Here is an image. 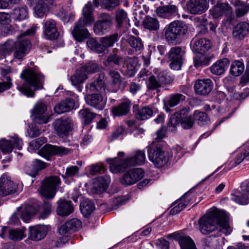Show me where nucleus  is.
<instances>
[{
	"instance_id": "f257e3e1",
	"label": "nucleus",
	"mask_w": 249,
	"mask_h": 249,
	"mask_svg": "<svg viewBox=\"0 0 249 249\" xmlns=\"http://www.w3.org/2000/svg\"><path fill=\"white\" fill-rule=\"evenodd\" d=\"M200 231L203 234H208L214 231L217 225L229 231L230 229L228 223V216L220 210H213L200 218Z\"/></svg>"
},
{
	"instance_id": "f03ea898",
	"label": "nucleus",
	"mask_w": 249,
	"mask_h": 249,
	"mask_svg": "<svg viewBox=\"0 0 249 249\" xmlns=\"http://www.w3.org/2000/svg\"><path fill=\"white\" fill-rule=\"evenodd\" d=\"M20 77L24 80V83L21 86H18L17 89L28 97H33L34 96L32 88H34L35 90L41 89L43 88L44 77L39 71L27 69L23 71L20 74Z\"/></svg>"
},
{
	"instance_id": "7ed1b4c3",
	"label": "nucleus",
	"mask_w": 249,
	"mask_h": 249,
	"mask_svg": "<svg viewBox=\"0 0 249 249\" xmlns=\"http://www.w3.org/2000/svg\"><path fill=\"white\" fill-rule=\"evenodd\" d=\"M145 155L144 151L137 150L134 156L125 160L116 157L108 159L110 171L113 173H117L124 171L127 167L131 166L142 165L144 163Z\"/></svg>"
},
{
	"instance_id": "20e7f679",
	"label": "nucleus",
	"mask_w": 249,
	"mask_h": 249,
	"mask_svg": "<svg viewBox=\"0 0 249 249\" xmlns=\"http://www.w3.org/2000/svg\"><path fill=\"white\" fill-rule=\"evenodd\" d=\"M189 107H185L173 114L167 124L168 130L172 132L175 131L177 126L179 123L184 129L192 128L195 124V119L194 116L189 114Z\"/></svg>"
},
{
	"instance_id": "39448f33",
	"label": "nucleus",
	"mask_w": 249,
	"mask_h": 249,
	"mask_svg": "<svg viewBox=\"0 0 249 249\" xmlns=\"http://www.w3.org/2000/svg\"><path fill=\"white\" fill-rule=\"evenodd\" d=\"M187 25L183 22L176 20L167 25L164 29V37L169 43L179 42L188 32Z\"/></svg>"
},
{
	"instance_id": "423d86ee",
	"label": "nucleus",
	"mask_w": 249,
	"mask_h": 249,
	"mask_svg": "<svg viewBox=\"0 0 249 249\" xmlns=\"http://www.w3.org/2000/svg\"><path fill=\"white\" fill-rule=\"evenodd\" d=\"M35 32L33 28L30 29L23 34L19 35L14 45L13 56L14 58L22 61L30 52L32 45L27 36L33 35Z\"/></svg>"
},
{
	"instance_id": "0eeeda50",
	"label": "nucleus",
	"mask_w": 249,
	"mask_h": 249,
	"mask_svg": "<svg viewBox=\"0 0 249 249\" xmlns=\"http://www.w3.org/2000/svg\"><path fill=\"white\" fill-rule=\"evenodd\" d=\"M148 153L149 160L159 168L165 164L169 160V156L160 143L152 142L148 147Z\"/></svg>"
},
{
	"instance_id": "6e6552de",
	"label": "nucleus",
	"mask_w": 249,
	"mask_h": 249,
	"mask_svg": "<svg viewBox=\"0 0 249 249\" xmlns=\"http://www.w3.org/2000/svg\"><path fill=\"white\" fill-rule=\"evenodd\" d=\"M60 183V179L58 176L46 178L41 181V186L39 190L40 194L45 198H53Z\"/></svg>"
},
{
	"instance_id": "1a4fd4ad",
	"label": "nucleus",
	"mask_w": 249,
	"mask_h": 249,
	"mask_svg": "<svg viewBox=\"0 0 249 249\" xmlns=\"http://www.w3.org/2000/svg\"><path fill=\"white\" fill-rule=\"evenodd\" d=\"M53 125L55 133L62 138L69 137L73 129L72 121L69 117H62L55 120Z\"/></svg>"
},
{
	"instance_id": "9d476101",
	"label": "nucleus",
	"mask_w": 249,
	"mask_h": 249,
	"mask_svg": "<svg viewBox=\"0 0 249 249\" xmlns=\"http://www.w3.org/2000/svg\"><path fill=\"white\" fill-rule=\"evenodd\" d=\"M98 19L93 26L94 33L98 36H103L108 33L112 26V20L110 16L107 13H102Z\"/></svg>"
},
{
	"instance_id": "9b49d317",
	"label": "nucleus",
	"mask_w": 249,
	"mask_h": 249,
	"mask_svg": "<svg viewBox=\"0 0 249 249\" xmlns=\"http://www.w3.org/2000/svg\"><path fill=\"white\" fill-rule=\"evenodd\" d=\"M70 151V149L63 146L47 144L38 152L40 155L48 160L53 156L62 157L68 154Z\"/></svg>"
},
{
	"instance_id": "f8f14e48",
	"label": "nucleus",
	"mask_w": 249,
	"mask_h": 249,
	"mask_svg": "<svg viewBox=\"0 0 249 249\" xmlns=\"http://www.w3.org/2000/svg\"><path fill=\"white\" fill-rule=\"evenodd\" d=\"M184 52L180 47H174L171 48L168 53L169 60L171 61L170 68L174 70H179L182 64V56Z\"/></svg>"
},
{
	"instance_id": "ddd939ff",
	"label": "nucleus",
	"mask_w": 249,
	"mask_h": 249,
	"mask_svg": "<svg viewBox=\"0 0 249 249\" xmlns=\"http://www.w3.org/2000/svg\"><path fill=\"white\" fill-rule=\"evenodd\" d=\"M17 185L5 174L0 178V196H5L16 193Z\"/></svg>"
},
{
	"instance_id": "4468645a",
	"label": "nucleus",
	"mask_w": 249,
	"mask_h": 249,
	"mask_svg": "<svg viewBox=\"0 0 249 249\" xmlns=\"http://www.w3.org/2000/svg\"><path fill=\"white\" fill-rule=\"evenodd\" d=\"M22 145V140L16 136L12 137L10 140H7L5 139H2L0 140V148L4 153L11 152L14 147L20 150Z\"/></svg>"
},
{
	"instance_id": "2eb2a0df",
	"label": "nucleus",
	"mask_w": 249,
	"mask_h": 249,
	"mask_svg": "<svg viewBox=\"0 0 249 249\" xmlns=\"http://www.w3.org/2000/svg\"><path fill=\"white\" fill-rule=\"evenodd\" d=\"M46 105L43 103H37L35 106L33 111L35 121L38 124H46L48 122L50 115L47 114Z\"/></svg>"
},
{
	"instance_id": "dca6fc26",
	"label": "nucleus",
	"mask_w": 249,
	"mask_h": 249,
	"mask_svg": "<svg viewBox=\"0 0 249 249\" xmlns=\"http://www.w3.org/2000/svg\"><path fill=\"white\" fill-rule=\"evenodd\" d=\"M189 12L194 15L201 14L206 11L209 4L207 0H190L187 3Z\"/></svg>"
},
{
	"instance_id": "f3484780",
	"label": "nucleus",
	"mask_w": 249,
	"mask_h": 249,
	"mask_svg": "<svg viewBox=\"0 0 249 249\" xmlns=\"http://www.w3.org/2000/svg\"><path fill=\"white\" fill-rule=\"evenodd\" d=\"M93 7L90 1H89L84 7L82 11L83 17L77 22L86 26H90L94 21Z\"/></svg>"
},
{
	"instance_id": "a211bd4d",
	"label": "nucleus",
	"mask_w": 249,
	"mask_h": 249,
	"mask_svg": "<svg viewBox=\"0 0 249 249\" xmlns=\"http://www.w3.org/2000/svg\"><path fill=\"white\" fill-rule=\"evenodd\" d=\"M48 232V228L44 225H37L29 228V238L33 241H39L44 238Z\"/></svg>"
},
{
	"instance_id": "6ab92c4d",
	"label": "nucleus",
	"mask_w": 249,
	"mask_h": 249,
	"mask_svg": "<svg viewBox=\"0 0 249 249\" xmlns=\"http://www.w3.org/2000/svg\"><path fill=\"white\" fill-rule=\"evenodd\" d=\"M44 35L47 39H56L59 33L56 26V22L52 19H48L43 23Z\"/></svg>"
},
{
	"instance_id": "aec40b11",
	"label": "nucleus",
	"mask_w": 249,
	"mask_h": 249,
	"mask_svg": "<svg viewBox=\"0 0 249 249\" xmlns=\"http://www.w3.org/2000/svg\"><path fill=\"white\" fill-rule=\"evenodd\" d=\"M210 14L213 18H218L223 15L230 17L231 15L232 10L226 3H217L210 10Z\"/></svg>"
},
{
	"instance_id": "412c9836",
	"label": "nucleus",
	"mask_w": 249,
	"mask_h": 249,
	"mask_svg": "<svg viewBox=\"0 0 249 249\" xmlns=\"http://www.w3.org/2000/svg\"><path fill=\"white\" fill-rule=\"evenodd\" d=\"M194 89L196 94L200 95H208L213 89V82L210 79H199L196 82Z\"/></svg>"
},
{
	"instance_id": "4be33fe9",
	"label": "nucleus",
	"mask_w": 249,
	"mask_h": 249,
	"mask_svg": "<svg viewBox=\"0 0 249 249\" xmlns=\"http://www.w3.org/2000/svg\"><path fill=\"white\" fill-rule=\"evenodd\" d=\"M119 52L118 49H113L107 59L104 62V66L108 70L113 69L115 66H119L121 65L124 58L118 54Z\"/></svg>"
},
{
	"instance_id": "5701e85b",
	"label": "nucleus",
	"mask_w": 249,
	"mask_h": 249,
	"mask_svg": "<svg viewBox=\"0 0 249 249\" xmlns=\"http://www.w3.org/2000/svg\"><path fill=\"white\" fill-rule=\"evenodd\" d=\"M86 103L90 107L98 110H102L105 107L106 103L101 93H92L85 97Z\"/></svg>"
},
{
	"instance_id": "b1692460",
	"label": "nucleus",
	"mask_w": 249,
	"mask_h": 249,
	"mask_svg": "<svg viewBox=\"0 0 249 249\" xmlns=\"http://www.w3.org/2000/svg\"><path fill=\"white\" fill-rule=\"evenodd\" d=\"M192 43L193 51L200 54H204L212 46L210 40L205 38L194 39Z\"/></svg>"
},
{
	"instance_id": "393cba45",
	"label": "nucleus",
	"mask_w": 249,
	"mask_h": 249,
	"mask_svg": "<svg viewBox=\"0 0 249 249\" xmlns=\"http://www.w3.org/2000/svg\"><path fill=\"white\" fill-rule=\"evenodd\" d=\"M178 8L175 5H166L158 7L156 9L157 15L160 18H170L178 14Z\"/></svg>"
},
{
	"instance_id": "a878e982",
	"label": "nucleus",
	"mask_w": 249,
	"mask_h": 249,
	"mask_svg": "<svg viewBox=\"0 0 249 249\" xmlns=\"http://www.w3.org/2000/svg\"><path fill=\"white\" fill-rule=\"evenodd\" d=\"M242 194L241 195H232L231 200L242 205L249 203V180L242 184Z\"/></svg>"
},
{
	"instance_id": "bb28decb",
	"label": "nucleus",
	"mask_w": 249,
	"mask_h": 249,
	"mask_svg": "<svg viewBox=\"0 0 249 249\" xmlns=\"http://www.w3.org/2000/svg\"><path fill=\"white\" fill-rule=\"evenodd\" d=\"M131 105L130 100L128 99H124L118 106L112 108V113L115 116L126 115L129 113Z\"/></svg>"
},
{
	"instance_id": "cd10ccee",
	"label": "nucleus",
	"mask_w": 249,
	"mask_h": 249,
	"mask_svg": "<svg viewBox=\"0 0 249 249\" xmlns=\"http://www.w3.org/2000/svg\"><path fill=\"white\" fill-rule=\"evenodd\" d=\"M81 222L77 218H72L62 225L59 229V233L63 234L71 233L78 230L81 227Z\"/></svg>"
},
{
	"instance_id": "c85d7f7f",
	"label": "nucleus",
	"mask_w": 249,
	"mask_h": 249,
	"mask_svg": "<svg viewBox=\"0 0 249 249\" xmlns=\"http://www.w3.org/2000/svg\"><path fill=\"white\" fill-rule=\"evenodd\" d=\"M249 32V24L246 22H241L237 24L233 29L232 36L234 39L242 40Z\"/></svg>"
},
{
	"instance_id": "c756f323",
	"label": "nucleus",
	"mask_w": 249,
	"mask_h": 249,
	"mask_svg": "<svg viewBox=\"0 0 249 249\" xmlns=\"http://www.w3.org/2000/svg\"><path fill=\"white\" fill-rule=\"evenodd\" d=\"M20 209V218L24 222H27L30 219L31 217L38 211L39 205L37 203L26 204L24 207H21Z\"/></svg>"
},
{
	"instance_id": "7c9ffc66",
	"label": "nucleus",
	"mask_w": 249,
	"mask_h": 249,
	"mask_svg": "<svg viewBox=\"0 0 249 249\" xmlns=\"http://www.w3.org/2000/svg\"><path fill=\"white\" fill-rule=\"evenodd\" d=\"M229 65L230 61L228 58L221 59L217 60L210 67V71L214 74L220 75L225 72Z\"/></svg>"
},
{
	"instance_id": "2f4dec72",
	"label": "nucleus",
	"mask_w": 249,
	"mask_h": 249,
	"mask_svg": "<svg viewBox=\"0 0 249 249\" xmlns=\"http://www.w3.org/2000/svg\"><path fill=\"white\" fill-rule=\"evenodd\" d=\"M57 204L56 212L58 215L67 216L72 213L73 211L71 202L70 200L60 199L58 201Z\"/></svg>"
},
{
	"instance_id": "473e14b6",
	"label": "nucleus",
	"mask_w": 249,
	"mask_h": 249,
	"mask_svg": "<svg viewBox=\"0 0 249 249\" xmlns=\"http://www.w3.org/2000/svg\"><path fill=\"white\" fill-rule=\"evenodd\" d=\"M75 101L71 98H66L57 104L54 107V110L57 114H61L71 110L74 107Z\"/></svg>"
},
{
	"instance_id": "72a5a7b5",
	"label": "nucleus",
	"mask_w": 249,
	"mask_h": 249,
	"mask_svg": "<svg viewBox=\"0 0 249 249\" xmlns=\"http://www.w3.org/2000/svg\"><path fill=\"white\" fill-rule=\"evenodd\" d=\"M85 27L86 26L76 23L72 31V36L75 40L82 41L89 36L90 34Z\"/></svg>"
},
{
	"instance_id": "f704fd0d",
	"label": "nucleus",
	"mask_w": 249,
	"mask_h": 249,
	"mask_svg": "<svg viewBox=\"0 0 249 249\" xmlns=\"http://www.w3.org/2000/svg\"><path fill=\"white\" fill-rule=\"evenodd\" d=\"M88 78V76L84 73L83 69L80 68L75 71V73L71 76V80L73 85L77 86L76 88L79 91H81L82 86L80 85L85 80Z\"/></svg>"
},
{
	"instance_id": "c9c22d12",
	"label": "nucleus",
	"mask_w": 249,
	"mask_h": 249,
	"mask_svg": "<svg viewBox=\"0 0 249 249\" xmlns=\"http://www.w3.org/2000/svg\"><path fill=\"white\" fill-rule=\"evenodd\" d=\"M105 75L101 73L98 78L91 83L89 86V89L91 91H97L101 93H106L107 90L105 83Z\"/></svg>"
},
{
	"instance_id": "e433bc0d",
	"label": "nucleus",
	"mask_w": 249,
	"mask_h": 249,
	"mask_svg": "<svg viewBox=\"0 0 249 249\" xmlns=\"http://www.w3.org/2000/svg\"><path fill=\"white\" fill-rule=\"evenodd\" d=\"M46 163L40 160H35L30 166L25 167L26 173L33 178H35L39 171L44 169Z\"/></svg>"
},
{
	"instance_id": "4c0bfd02",
	"label": "nucleus",
	"mask_w": 249,
	"mask_h": 249,
	"mask_svg": "<svg viewBox=\"0 0 249 249\" xmlns=\"http://www.w3.org/2000/svg\"><path fill=\"white\" fill-rule=\"evenodd\" d=\"M185 96L180 93L170 94L164 101V106L167 111L169 110L170 107H174L179 104L181 101L185 100Z\"/></svg>"
},
{
	"instance_id": "58836bf2",
	"label": "nucleus",
	"mask_w": 249,
	"mask_h": 249,
	"mask_svg": "<svg viewBox=\"0 0 249 249\" xmlns=\"http://www.w3.org/2000/svg\"><path fill=\"white\" fill-rule=\"evenodd\" d=\"M107 186V180L102 177H99L94 181L91 191L93 194H100L106 191Z\"/></svg>"
},
{
	"instance_id": "ea45409f",
	"label": "nucleus",
	"mask_w": 249,
	"mask_h": 249,
	"mask_svg": "<svg viewBox=\"0 0 249 249\" xmlns=\"http://www.w3.org/2000/svg\"><path fill=\"white\" fill-rule=\"evenodd\" d=\"M137 107L134 106V111L136 118L140 120H144L150 118L153 113V110L148 107H144L141 108H137Z\"/></svg>"
},
{
	"instance_id": "a19ab883",
	"label": "nucleus",
	"mask_w": 249,
	"mask_h": 249,
	"mask_svg": "<svg viewBox=\"0 0 249 249\" xmlns=\"http://www.w3.org/2000/svg\"><path fill=\"white\" fill-rule=\"evenodd\" d=\"M119 37V34L116 33L112 35L101 37L99 41L103 46L104 52L106 48L112 47L114 43L118 41Z\"/></svg>"
},
{
	"instance_id": "79ce46f5",
	"label": "nucleus",
	"mask_w": 249,
	"mask_h": 249,
	"mask_svg": "<svg viewBox=\"0 0 249 249\" xmlns=\"http://www.w3.org/2000/svg\"><path fill=\"white\" fill-rule=\"evenodd\" d=\"M125 66H123V71L124 74L128 77L134 75L135 73V68L137 64V60L135 58H128L125 61Z\"/></svg>"
},
{
	"instance_id": "37998d69",
	"label": "nucleus",
	"mask_w": 249,
	"mask_h": 249,
	"mask_svg": "<svg viewBox=\"0 0 249 249\" xmlns=\"http://www.w3.org/2000/svg\"><path fill=\"white\" fill-rule=\"evenodd\" d=\"M15 41L8 39L3 43L0 44V55L4 57L10 55L14 51Z\"/></svg>"
},
{
	"instance_id": "c03bdc74",
	"label": "nucleus",
	"mask_w": 249,
	"mask_h": 249,
	"mask_svg": "<svg viewBox=\"0 0 249 249\" xmlns=\"http://www.w3.org/2000/svg\"><path fill=\"white\" fill-rule=\"evenodd\" d=\"M79 116L85 124H90L96 116V114L92 112L89 108H83L79 112Z\"/></svg>"
},
{
	"instance_id": "a18cd8bd",
	"label": "nucleus",
	"mask_w": 249,
	"mask_h": 249,
	"mask_svg": "<svg viewBox=\"0 0 249 249\" xmlns=\"http://www.w3.org/2000/svg\"><path fill=\"white\" fill-rule=\"evenodd\" d=\"M80 210L84 216H88L94 211L95 206L91 200L87 199L84 200L80 204Z\"/></svg>"
},
{
	"instance_id": "49530a36",
	"label": "nucleus",
	"mask_w": 249,
	"mask_h": 249,
	"mask_svg": "<svg viewBox=\"0 0 249 249\" xmlns=\"http://www.w3.org/2000/svg\"><path fill=\"white\" fill-rule=\"evenodd\" d=\"M13 18L16 20L25 19L28 15L27 7L26 6L15 8L11 13Z\"/></svg>"
},
{
	"instance_id": "de8ad7c7",
	"label": "nucleus",
	"mask_w": 249,
	"mask_h": 249,
	"mask_svg": "<svg viewBox=\"0 0 249 249\" xmlns=\"http://www.w3.org/2000/svg\"><path fill=\"white\" fill-rule=\"evenodd\" d=\"M179 203L176 206L174 207L170 212L172 215L178 213L188 205L190 202V198H188L187 194L184 195L178 201Z\"/></svg>"
},
{
	"instance_id": "09e8293b",
	"label": "nucleus",
	"mask_w": 249,
	"mask_h": 249,
	"mask_svg": "<svg viewBox=\"0 0 249 249\" xmlns=\"http://www.w3.org/2000/svg\"><path fill=\"white\" fill-rule=\"evenodd\" d=\"M143 27L149 31H157L159 29L160 23L157 19L147 16L143 20Z\"/></svg>"
},
{
	"instance_id": "8fccbe9b",
	"label": "nucleus",
	"mask_w": 249,
	"mask_h": 249,
	"mask_svg": "<svg viewBox=\"0 0 249 249\" xmlns=\"http://www.w3.org/2000/svg\"><path fill=\"white\" fill-rule=\"evenodd\" d=\"M25 232V229H10L8 230V237L14 241H20L26 237Z\"/></svg>"
},
{
	"instance_id": "3c124183",
	"label": "nucleus",
	"mask_w": 249,
	"mask_h": 249,
	"mask_svg": "<svg viewBox=\"0 0 249 249\" xmlns=\"http://www.w3.org/2000/svg\"><path fill=\"white\" fill-rule=\"evenodd\" d=\"M180 249H196L194 241L188 236H182L178 238Z\"/></svg>"
},
{
	"instance_id": "603ef678",
	"label": "nucleus",
	"mask_w": 249,
	"mask_h": 249,
	"mask_svg": "<svg viewBox=\"0 0 249 249\" xmlns=\"http://www.w3.org/2000/svg\"><path fill=\"white\" fill-rule=\"evenodd\" d=\"M126 41L135 52L141 51L143 48L142 40L139 37L130 36L127 38Z\"/></svg>"
},
{
	"instance_id": "864d4df0",
	"label": "nucleus",
	"mask_w": 249,
	"mask_h": 249,
	"mask_svg": "<svg viewBox=\"0 0 249 249\" xmlns=\"http://www.w3.org/2000/svg\"><path fill=\"white\" fill-rule=\"evenodd\" d=\"M244 68L243 62L239 60H236L232 62L231 66L230 73L233 76H239L244 71Z\"/></svg>"
},
{
	"instance_id": "5fc2aeb1",
	"label": "nucleus",
	"mask_w": 249,
	"mask_h": 249,
	"mask_svg": "<svg viewBox=\"0 0 249 249\" xmlns=\"http://www.w3.org/2000/svg\"><path fill=\"white\" fill-rule=\"evenodd\" d=\"M157 77L159 82L160 83L161 85L170 84L174 80L173 77L166 71H160L157 74Z\"/></svg>"
},
{
	"instance_id": "6e6d98bb",
	"label": "nucleus",
	"mask_w": 249,
	"mask_h": 249,
	"mask_svg": "<svg viewBox=\"0 0 249 249\" xmlns=\"http://www.w3.org/2000/svg\"><path fill=\"white\" fill-rule=\"evenodd\" d=\"M34 10L35 15L39 18H42L46 16L50 11L49 8L44 6L37 2L35 4Z\"/></svg>"
},
{
	"instance_id": "4d7b16f0",
	"label": "nucleus",
	"mask_w": 249,
	"mask_h": 249,
	"mask_svg": "<svg viewBox=\"0 0 249 249\" xmlns=\"http://www.w3.org/2000/svg\"><path fill=\"white\" fill-rule=\"evenodd\" d=\"M87 44L88 47L93 52L98 53L104 52V48L101 43L94 38H90L88 40Z\"/></svg>"
},
{
	"instance_id": "13d9d810",
	"label": "nucleus",
	"mask_w": 249,
	"mask_h": 249,
	"mask_svg": "<svg viewBox=\"0 0 249 249\" xmlns=\"http://www.w3.org/2000/svg\"><path fill=\"white\" fill-rule=\"evenodd\" d=\"M79 168L77 166H72L66 169L65 175H62L64 178H73L78 177Z\"/></svg>"
},
{
	"instance_id": "bf43d9fd",
	"label": "nucleus",
	"mask_w": 249,
	"mask_h": 249,
	"mask_svg": "<svg viewBox=\"0 0 249 249\" xmlns=\"http://www.w3.org/2000/svg\"><path fill=\"white\" fill-rule=\"evenodd\" d=\"M237 8L235 10L236 16L242 17L247 14L249 10V4L243 3L240 1L236 2Z\"/></svg>"
},
{
	"instance_id": "052dcab7",
	"label": "nucleus",
	"mask_w": 249,
	"mask_h": 249,
	"mask_svg": "<svg viewBox=\"0 0 249 249\" xmlns=\"http://www.w3.org/2000/svg\"><path fill=\"white\" fill-rule=\"evenodd\" d=\"M210 57L197 55L194 58V66L196 67L206 66L210 64Z\"/></svg>"
},
{
	"instance_id": "680f3d73",
	"label": "nucleus",
	"mask_w": 249,
	"mask_h": 249,
	"mask_svg": "<svg viewBox=\"0 0 249 249\" xmlns=\"http://www.w3.org/2000/svg\"><path fill=\"white\" fill-rule=\"evenodd\" d=\"M193 116L200 125H202L209 121L208 115L204 112L195 111Z\"/></svg>"
},
{
	"instance_id": "e2e57ef3",
	"label": "nucleus",
	"mask_w": 249,
	"mask_h": 249,
	"mask_svg": "<svg viewBox=\"0 0 249 249\" xmlns=\"http://www.w3.org/2000/svg\"><path fill=\"white\" fill-rule=\"evenodd\" d=\"M80 68L83 69L84 73L88 75L89 74L98 71L100 70V66L96 63H89Z\"/></svg>"
},
{
	"instance_id": "0e129e2a",
	"label": "nucleus",
	"mask_w": 249,
	"mask_h": 249,
	"mask_svg": "<svg viewBox=\"0 0 249 249\" xmlns=\"http://www.w3.org/2000/svg\"><path fill=\"white\" fill-rule=\"evenodd\" d=\"M116 19L118 27H121L123 23L127 21V13L122 9L118 10L116 13Z\"/></svg>"
},
{
	"instance_id": "69168bd1",
	"label": "nucleus",
	"mask_w": 249,
	"mask_h": 249,
	"mask_svg": "<svg viewBox=\"0 0 249 249\" xmlns=\"http://www.w3.org/2000/svg\"><path fill=\"white\" fill-rule=\"evenodd\" d=\"M119 0H101V5L108 10H112L119 4Z\"/></svg>"
},
{
	"instance_id": "338daca9",
	"label": "nucleus",
	"mask_w": 249,
	"mask_h": 249,
	"mask_svg": "<svg viewBox=\"0 0 249 249\" xmlns=\"http://www.w3.org/2000/svg\"><path fill=\"white\" fill-rule=\"evenodd\" d=\"M42 211L39 216V218L44 219L47 218L51 213V203L48 201H44L42 205Z\"/></svg>"
},
{
	"instance_id": "774afa93",
	"label": "nucleus",
	"mask_w": 249,
	"mask_h": 249,
	"mask_svg": "<svg viewBox=\"0 0 249 249\" xmlns=\"http://www.w3.org/2000/svg\"><path fill=\"white\" fill-rule=\"evenodd\" d=\"M123 126L117 127L107 138V141L109 142H113L122 135L124 131Z\"/></svg>"
}]
</instances>
